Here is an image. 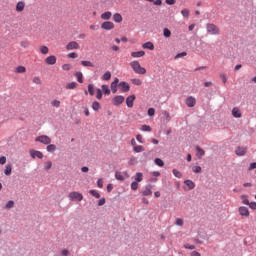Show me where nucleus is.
I'll return each instance as SVG.
<instances>
[{"mask_svg":"<svg viewBox=\"0 0 256 256\" xmlns=\"http://www.w3.org/2000/svg\"><path fill=\"white\" fill-rule=\"evenodd\" d=\"M130 67L137 75H145V73H147V70L144 67H142L139 61L137 60L132 61L130 63Z\"/></svg>","mask_w":256,"mask_h":256,"instance_id":"f257e3e1","label":"nucleus"},{"mask_svg":"<svg viewBox=\"0 0 256 256\" xmlns=\"http://www.w3.org/2000/svg\"><path fill=\"white\" fill-rule=\"evenodd\" d=\"M206 29L210 35H219L221 33V30L215 24H207Z\"/></svg>","mask_w":256,"mask_h":256,"instance_id":"f03ea898","label":"nucleus"},{"mask_svg":"<svg viewBox=\"0 0 256 256\" xmlns=\"http://www.w3.org/2000/svg\"><path fill=\"white\" fill-rule=\"evenodd\" d=\"M68 197L70 201H83V194L76 191L70 192Z\"/></svg>","mask_w":256,"mask_h":256,"instance_id":"7ed1b4c3","label":"nucleus"},{"mask_svg":"<svg viewBox=\"0 0 256 256\" xmlns=\"http://www.w3.org/2000/svg\"><path fill=\"white\" fill-rule=\"evenodd\" d=\"M35 141L38 142V143H43V145H50L51 144V139L47 135L38 136L35 139Z\"/></svg>","mask_w":256,"mask_h":256,"instance_id":"20e7f679","label":"nucleus"},{"mask_svg":"<svg viewBox=\"0 0 256 256\" xmlns=\"http://www.w3.org/2000/svg\"><path fill=\"white\" fill-rule=\"evenodd\" d=\"M101 29L105 31H111V29H115V24L111 21H106L101 24Z\"/></svg>","mask_w":256,"mask_h":256,"instance_id":"39448f33","label":"nucleus"},{"mask_svg":"<svg viewBox=\"0 0 256 256\" xmlns=\"http://www.w3.org/2000/svg\"><path fill=\"white\" fill-rule=\"evenodd\" d=\"M125 102V97L121 96V95H118V96H115L113 99H112V103L113 105H115L116 107L121 105L122 103Z\"/></svg>","mask_w":256,"mask_h":256,"instance_id":"423d86ee","label":"nucleus"},{"mask_svg":"<svg viewBox=\"0 0 256 256\" xmlns=\"http://www.w3.org/2000/svg\"><path fill=\"white\" fill-rule=\"evenodd\" d=\"M79 44L77 43V41H71L66 45V50L67 51H73V50H77L79 49Z\"/></svg>","mask_w":256,"mask_h":256,"instance_id":"0eeeda50","label":"nucleus"},{"mask_svg":"<svg viewBox=\"0 0 256 256\" xmlns=\"http://www.w3.org/2000/svg\"><path fill=\"white\" fill-rule=\"evenodd\" d=\"M238 213L241 215V217H249V208L245 206H240L238 208Z\"/></svg>","mask_w":256,"mask_h":256,"instance_id":"6e6552de","label":"nucleus"},{"mask_svg":"<svg viewBox=\"0 0 256 256\" xmlns=\"http://www.w3.org/2000/svg\"><path fill=\"white\" fill-rule=\"evenodd\" d=\"M119 87L121 88L122 93H128L130 91L131 86H129V83L122 81L119 83Z\"/></svg>","mask_w":256,"mask_h":256,"instance_id":"1a4fd4ad","label":"nucleus"},{"mask_svg":"<svg viewBox=\"0 0 256 256\" xmlns=\"http://www.w3.org/2000/svg\"><path fill=\"white\" fill-rule=\"evenodd\" d=\"M232 117H235V119H241V117H243L241 109H239L238 107H234L232 109Z\"/></svg>","mask_w":256,"mask_h":256,"instance_id":"9d476101","label":"nucleus"},{"mask_svg":"<svg viewBox=\"0 0 256 256\" xmlns=\"http://www.w3.org/2000/svg\"><path fill=\"white\" fill-rule=\"evenodd\" d=\"M55 63H57V57L55 55L48 56L45 59L46 65H55Z\"/></svg>","mask_w":256,"mask_h":256,"instance_id":"9b49d317","label":"nucleus"},{"mask_svg":"<svg viewBox=\"0 0 256 256\" xmlns=\"http://www.w3.org/2000/svg\"><path fill=\"white\" fill-rule=\"evenodd\" d=\"M25 11V1H18L16 4V12L23 13Z\"/></svg>","mask_w":256,"mask_h":256,"instance_id":"f8f14e48","label":"nucleus"},{"mask_svg":"<svg viewBox=\"0 0 256 256\" xmlns=\"http://www.w3.org/2000/svg\"><path fill=\"white\" fill-rule=\"evenodd\" d=\"M30 156L32 157V159H35V157H37L38 159H43V153L37 150H30Z\"/></svg>","mask_w":256,"mask_h":256,"instance_id":"ddd939ff","label":"nucleus"},{"mask_svg":"<svg viewBox=\"0 0 256 256\" xmlns=\"http://www.w3.org/2000/svg\"><path fill=\"white\" fill-rule=\"evenodd\" d=\"M196 103H197V100L193 96H190L186 99L187 107H195Z\"/></svg>","mask_w":256,"mask_h":256,"instance_id":"4468645a","label":"nucleus"},{"mask_svg":"<svg viewBox=\"0 0 256 256\" xmlns=\"http://www.w3.org/2000/svg\"><path fill=\"white\" fill-rule=\"evenodd\" d=\"M135 99H136V97H135L134 94L128 96V97L126 98V105H127V107H129V108L133 107V103H134Z\"/></svg>","mask_w":256,"mask_h":256,"instance_id":"2eb2a0df","label":"nucleus"},{"mask_svg":"<svg viewBox=\"0 0 256 256\" xmlns=\"http://www.w3.org/2000/svg\"><path fill=\"white\" fill-rule=\"evenodd\" d=\"M245 153H247V147L241 146L236 149V155H238L239 157H243Z\"/></svg>","mask_w":256,"mask_h":256,"instance_id":"dca6fc26","label":"nucleus"},{"mask_svg":"<svg viewBox=\"0 0 256 256\" xmlns=\"http://www.w3.org/2000/svg\"><path fill=\"white\" fill-rule=\"evenodd\" d=\"M131 57L139 59V57H145V51L132 52Z\"/></svg>","mask_w":256,"mask_h":256,"instance_id":"f3484780","label":"nucleus"},{"mask_svg":"<svg viewBox=\"0 0 256 256\" xmlns=\"http://www.w3.org/2000/svg\"><path fill=\"white\" fill-rule=\"evenodd\" d=\"M151 189H152L151 185L146 186L145 190L142 192V195H144V197L153 195V191H151Z\"/></svg>","mask_w":256,"mask_h":256,"instance_id":"a211bd4d","label":"nucleus"},{"mask_svg":"<svg viewBox=\"0 0 256 256\" xmlns=\"http://www.w3.org/2000/svg\"><path fill=\"white\" fill-rule=\"evenodd\" d=\"M112 13L111 12H104L101 14V19H103V21H109V19H111L112 17Z\"/></svg>","mask_w":256,"mask_h":256,"instance_id":"6ab92c4d","label":"nucleus"},{"mask_svg":"<svg viewBox=\"0 0 256 256\" xmlns=\"http://www.w3.org/2000/svg\"><path fill=\"white\" fill-rule=\"evenodd\" d=\"M196 155L199 159H201L203 157V155H205V150H203V148L196 146Z\"/></svg>","mask_w":256,"mask_h":256,"instance_id":"aec40b11","label":"nucleus"},{"mask_svg":"<svg viewBox=\"0 0 256 256\" xmlns=\"http://www.w3.org/2000/svg\"><path fill=\"white\" fill-rule=\"evenodd\" d=\"M113 21H115V23H121L123 21V16L119 13H115L113 15Z\"/></svg>","mask_w":256,"mask_h":256,"instance_id":"412c9836","label":"nucleus"},{"mask_svg":"<svg viewBox=\"0 0 256 256\" xmlns=\"http://www.w3.org/2000/svg\"><path fill=\"white\" fill-rule=\"evenodd\" d=\"M143 49H149L150 51H153L155 49V45H153L152 42H146L142 45Z\"/></svg>","mask_w":256,"mask_h":256,"instance_id":"4be33fe9","label":"nucleus"},{"mask_svg":"<svg viewBox=\"0 0 256 256\" xmlns=\"http://www.w3.org/2000/svg\"><path fill=\"white\" fill-rule=\"evenodd\" d=\"M12 171H13V166L11 164H8L6 165V168L4 170V175L9 176L11 175Z\"/></svg>","mask_w":256,"mask_h":256,"instance_id":"5701e85b","label":"nucleus"},{"mask_svg":"<svg viewBox=\"0 0 256 256\" xmlns=\"http://www.w3.org/2000/svg\"><path fill=\"white\" fill-rule=\"evenodd\" d=\"M185 185L188 186L189 190L195 189V182L192 180H186Z\"/></svg>","mask_w":256,"mask_h":256,"instance_id":"b1692460","label":"nucleus"},{"mask_svg":"<svg viewBox=\"0 0 256 256\" xmlns=\"http://www.w3.org/2000/svg\"><path fill=\"white\" fill-rule=\"evenodd\" d=\"M143 181V173L137 172L135 174V182L136 183H141Z\"/></svg>","mask_w":256,"mask_h":256,"instance_id":"393cba45","label":"nucleus"},{"mask_svg":"<svg viewBox=\"0 0 256 256\" xmlns=\"http://www.w3.org/2000/svg\"><path fill=\"white\" fill-rule=\"evenodd\" d=\"M65 89H68V90L77 89V82H70L66 84Z\"/></svg>","mask_w":256,"mask_h":256,"instance_id":"a878e982","label":"nucleus"},{"mask_svg":"<svg viewBox=\"0 0 256 256\" xmlns=\"http://www.w3.org/2000/svg\"><path fill=\"white\" fill-rule=\"evenodd\" d=\"M133 151L135 153H143V151H145V148L141 145H138L133 147Z\"/></svg>","mask_w":256,"mask_h":256,"instance_id":"bb28decb","label":"nucleus"},{"mask_svg":"<svg viewBox=\"0 0 256 256\" xmlns=\"http://www.w3.org/2000/svg\"><path fill=\"white\" fill-rule=\"evenodd\" d=\"M102 91L104 93V95H111V90L109 89L108 85H102Z\"/></svg>","mask_w":256,"mask_h":256,"instance_id":"cd10ccee","label":"nucleus"},{"mask_svg":"<svg viewBox=\"0 0 256 256\" xmlns=\"http://www.w3.org/2000/svg\"><path fill=\"white\" fill-rule=\"evenodd\" d=\"M240 199H242L243 205H250L251 202H249V198L247 195H241Z\"/></svg>","mask_w":256,"mask_h":256,"instance_id":"c85d7f7f","label":"nucleus"},{"mask_svg":"<svg viewBox=\"0 0 256 256\" xmlns=\"http://www.w3.org/2000/svg\"><path fill=\"white\" fill-rule=\"evenodd\" d=\"M46 149L48 153H53L57 150V146H55V144H49Z\"/></svg>","mask_w":256,"mask_h":256,"instance_id":"c756f323","label":"nucleus"},{"mask_svg":"<svg viewBox=\"0 0 256 256\" xmlns=\"http://www.w3.org/2000/svg\"><path fill=\"white\" fill-rule=\"evenodd\" d=\"M51 105L52 107H55L56 109H59V107H61V101L55 99L51 101Z\"/></svg>","mask_w":256,"mask_h":256,"instance_id":"7c9ffc66","label":"nucleus"},{"mask_svg":"<svg viewBox=\"0 0 256 256\" xmlns=\"http://www.w3.org/2000/svg\"><path fill=\"white\" fill-rule=\"evenodd\" d=\"M92 109H93V111H99V109H101V104L97 101H94L92 103Z\"/></svg>","mask_w":256,"mask_h":256,"instance_id":"2f4dec72","label":"nucleus"},{"mask_svg":"<svg viewBox=\"0 0 256 256\" xmlns=\"http://www.w3.org/2000/svg\"><path fill=\"white\" fill-rule=\"evenodd\" d=\"M75 77L77 78L78 83H83V73L76 72Z\"/></svg>","mask_w":256,"mask_h":256,"instance_id":"473e14b6","label":"nucleus"},{"mask_svg":"<svg viewBox=\"0 0 256 256\" xmlns=\"http://www.w3.org/2000/svg\"><path fill=\"white\" fill-rule=\"evenodd\" d=\"M111 79V72L107 71L103 74L102 80L103 81H109Z\"/></svg>","mask_w":256,"mask_h":256,"instance_id":"72a5a7b5","label":"nucleus"},{"mask_svg":"<svg viewBox=\"0 0 256 256\" xmlns=\"http://www.w3.org/2000/svg\"><path fill=\"white\" fill-rule=\"evenodd\" d=\"M88 93L91 96L95 95V86H93V84L88 85Z\"/></svg>","mask_w":256,"mask_h":256,"instance_id":"f704fd0d","label":"nucleus"},{"mask_svg":"<svg viewBox=\"0 0 256 256\" xmlns=\"http://www.w3.org/2000/svg\"><path fill=\"white\" fill-rule=\"evenodd\" d=\"M89 193L90 195H92V197H95L96 199H99L101 197V194H99L97 190H90Z\"/></svg>","mask_w":256,"mask_h":256,"instance_id":"c9c22d12","label":"nucleus"},{"mask_svg":"<svg viewBox=\"0 0 256 256\" xmlns=\"http://www.w3.org/2000/svg\"><path fill=\"white\" fill-rule=\"evenodd\" d=\"M115 179H117V181H125V177H123V174H121V172L115 173Z\"/></svg>","mask_w":256,"mask_h":256,"instance_id":"e433bc0d","label":"nucleus"},{"mask_svg":"<svg viewBox=\"0 0 256 256\" xmlns=\"http://www.w3.org/2000/svg\"><path fill=\"white\" fill-rule=\"evenodd\" d=\"M81 65H83V67H95V65H93V62L91 61H81Z\"/></svg>","mask_w":256,"mask_h":256,"instance_id":"4c0bfd02","label":"nucleus"},{"mask_svg":"<svg viewBox=\"0 0 256 256\" xmlns=\"http://www.w3.org/2000/svg\"><path fill=\"white\" fill-rule=\"evenodd\" d=\"M96 99H98L99 101H101V99H103V92L99 88L96 89Z\"/></svg>","mask_w":256,"mask_h":256,"instance_id":"58836bf2","label":"nucleus"},{"mask_svg":"<svg viewBox=\"0 0 256 256\" xmlns=\"http://www.w3.org/2000/svg\"><path fill=\"white\" fill-rule=\"evenodd\" d=\"M155 165H158V167H163L165 165V162H163V160H161L160 158H156L154 160Z\"/></svg>","mask_w":256,"mask_h":256,"instance_id":"ea45409f","label":"nucleus"},{"mask_svg":"<svg viewBox=\"0 0 256 256\" xmlns=\"http://www.w3.org/2000/svg\"><path fill=\"white\" fill-rule=\"evenodd\" d=\"M172 173H173L174 177H177V179H181V177H183V174H181L179 172V170H177V169H173Z\"/></svg>","mask_w":256,"mask_h":256,"instance_id":"a19ab883","label":"nucleus"},{"mask_svg":"<svg viewBox=\"0 0 256 256\" xmlns=\"http://www.w3.org/2000/svg\"><path fill=\"white\" fill-rule=\"evenodd\" d=\"M40 52L42 53V55H47V53H49V48L47 46H41Z\"/></svg>","mask_w":256,"mask_h":256,"instance_id":"79ce46f5","label":"nucleus"},{"mask_svg":"<svg viewBox=\"0 0 256 256\" xmlns=\"http://www.w3.org/2000/svg\"><path fill=\"white\" fill-rule=\"evenodd\" d=\"M27 71V68L25 66H18L16 68V73H25Z\"/></svg>","mask_w":256,"mask_h":256,"instance_id":"37998d69","label":"nucleus"},{"mask_svg":"<svg viewBox=\"0 0 256 256\" xmlns=\"http://www.w3.org/2000/svg\"><path fill=\"white\" fill-rule=\"evenodd\" d=\"M132 83L133 85H137V86L143 85V81H141V79H138V78L132 79Z\"/></svg>","mask_w":256,"mask_h":256,"instance_id":"c03bdc74","label":"nucleus"},{"mask_svg":"<svg viewBox=\"0 0 256 256\" xmlns=\"http://www.w3.org/2000/svg\"><path fill=\"white\" fill-rule=\"evenodd\" d=\"M131 189L132 191H137V189H139V182H132L131 183Z\"/></svg>","mask_w":256,"mask_h":256,"instance_id":"a18cd8bd","label":"nucleus"},{"mask_svg":"<svg viewBox=\"0 0 256 256\" xmlns=\"http://www.w3.org/2000/svg\"><path fill=\"white\" fill-rule=\"evenodd\" d=\"M15 207V202L13 200L8 201L6 204V209H13Z\"/></svg>","mask_w":256,"mask_h":256,"instance_id":"49530a36","label":"nucleus"},{"mask_svg":"<svg viewBox=\"0 0 256 256\" xmlns=\"http://www.w3.org/2000/svg\"><path fill=\"white\" fill-rule=\"evenodd\" d=\"M33 83H35V85H41L42 81L41 78H39V76H36L32 79Z\"/></svg>","mask_w":256,"mask_h":256,"instance_id":"de8ad7c7","label":"nucleus"},{"mask_svg":"<svg viewBox=\"0 0 256 256\" xmlns=\"http://www.w3.org/2000/svg\"><path fill=\"white\" fill-rule=\"evenodd\" d=\"M163 35H164V37H171V30H169L168 28H165L164 30H163Z\"/></svg>","mask_w":256,"mask_h":256,"instance_id":"09e8293b","label":"nucleus"},{"mask_svg":"<svg viewBox=\"0 0 256 256\" xmlns=\"http://www.w3.org/2000/svg\"><path fill=\"white\" fill-rule=\"evenodd\" d=\"M192 171H193V173H201L202 168H201V166H194L192 168Z\"/></svg>","mask_w":256,"mask_h":256,"instance_id":"8fccbe9b","label":"nucleus"},{"mask_svg":"<svg viewBox=\"0 0 256 256\" xmlns=\"http://www.w3.org/2000/svg\"><path fill=\"white\" fill-rule=\"evenodd\" d=\"M182 17H189V9L185 8L181 11Z\"/></svg>","mask_w":256,"mask_h":256,"instance_id":"3c124183","label":"nucleus"},{"mask_svg":"<svg viewBox=\"0 0 256 256\" xmlns=\"http://www.w3.org/2000/svg\"><path fill=\"white\" fill-rule=\"evenodd\" d=\"M51 167H53V162L47 161V162L45 163V169H46V171H49V169H51Z\"/></svg>","mask_w":256,"mask_h":256,"instance_id":"603ef678","label":"nucleus"},{"mask_svg":"<svg viewBox=\"0 0 256 256\" xmlns=\"http://www.w3.org/2000/svg\"><path fill=\"white\" fill-rule=\"evenodd\" d=\"M181 57H187V52L178 53V54L175 56V59H181Z\"/></svg>","mask_w":256,"mask_h":256,"instance_id":"864d4df0","label":"nucleus"},{"mask_svg":"<svg viewBox=\"0 0 256 256\" xmlns=\"http://www.w3.org/2000/svg\"><path fill=\"white\" fill-rule=\"evenodd\" d=\"M117 85H118V84H115V83H113V82L111 83V86H110V87H111L112 93H117Z\"/></svg>","mask_w":256,"mask_h":256,"instance_id":"5fc2aeb1","label":"nucleus"},{"mask_svg":"<svg viewBox=\"0 0 256 256\" xmlns=\"http://www.w3.org/2000/svg\"><path fill=\"white\" fill-rule=\"evenodd\" d=\"M68 57L70 59H77V57H79V55L77 53H75V52H72V53L68 54Z\"/></svg>","mask_w":256,"mask_h":256,"instance_id":"6e6d98bb","label":"nucleus"},{"mask_svg":"<svg viewBox=\"0 0 256 256\" xmlns=\"http://www.w3.org/2000/svg\"><path fill=\"white\" fill-rule=\"evenodd\" d=\"M141 130H142V131H148V132H149V131H151V126L144 124V125H142Z\"/></svg>","mask_w":256,"mask_h":256,"instance_id":"4d7b16f0","label":"nucleus"},{"mask_svg":"<svg viewBox=\"0 0 256 256\" xmlns=\"http://www.w3.org/2000/svg\"><path fill=\"white\" fill-rule=\"evenodd\" d=\"M148 115H149V117H153V115H155V108H149Z\"/></svg>","mask_w":256,"mask_h":256,"instance_id":"13d9d810","label":"nucleus"},{"mask_svg":"<svg viewBox=\"0 0 256 256\" xmlns=\"http://www.w3.org/2000/svg\"><path fill=\"white\" fill-rule=\"evenodd\" d=\"M176 225H178V227H183V219L177 218L176 219Z\"/></svg>","mask_w":256,"mask_h":256,"instance_id":"bf43d9fd","label":"nucleus"},{"mask_svg":"<svg viewBox=\"0 0 256 256\" xmlns=\"http://www.w3.org/2000/svg\"><path fill=\"white\" fill-rule=\"evenodd\" d=\"M5 163H7V157L1 156L0 157V165H5Z\"/></svg>","mask_w":256,"mask_h":256,"instance_id":"052dcab7","label":"nucleus"},{"mask_svg":"<svg viewBox=\"0 0 256 256\" xmlns=\"http://www.w3.org/2000/svg\"><path fill=\"white\" fill-rule=\"evenodd\" d=\"M184 248H185V249L193 250V249H195V245L185 244V245H184Z\"/></svg>","mask_w":256,"mask_h":256,"instance_id":"680f3d73","label":"nucleus"},{"mask_svg":"<svg viewBox=\"0 0 256 256\" xmlns=\"http://www.w3.org/2000/svg\"><path fill=\"white\" fill-rule=\"evenodd\" d=\"M97 186H98L100 189H103V179H98V181H97Z\"/></svg>","mask_w":256,"mask_h":256,"instance_id":"e2e57ef3","label":"nucleus"},{"mask_svg":"<svg viewBox=\"0 0 256 256\" xmlns=\"http://www.w3.org/2000/svg\"><path fill=\"white\" fill-rule=\"evenodd\" d=\"M253 169H256V162H253L249 166V171H253Z\"/></svg>","mask_w":256,"mask_h":256,"instance_id":"0e129e2a","label":"nucleus"},{"mask_svg":"<svg viewBox=\"0 0 256 256\" xmlns=\"http://www.w3.org/2000/svg\"><path fill=\"white\" fill-rule=\"evenodd\" d=\"M61 255H63V256H69V250H67V249L62 250V251H61Z\"/></svg>","mask_w":256,"mask_h":256,"instance_id":"69168bd1","label":"nucleus"},{"mask_svg":"<svg viewBox=\"0 0 256 256\" xmlns=\"http://www.w3.org/2000/svg\"><path fill=\"white\" fill-rule=\"evenodd\" d=\"M99 207H102V205H105V198H102L98 201Z\"/></svg>","mask_w":256,"mask_h":256,"instance_id":"338daca9","label":"nucleus"},{"mask_svg":"<svg viewBox=\"0 0 256 256\" xmlns=\"http://www.w3.org/2000/svg\"><path fill=\"white\" fill-rule=\"evenodd\" d=\"M249 207L250 209L256 210V202H250Z\"/></svg>","mask_w":256,"mask_h":256,"instance_id":"774afa93","label":"nucleus"}]
</instances>
